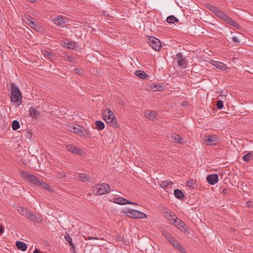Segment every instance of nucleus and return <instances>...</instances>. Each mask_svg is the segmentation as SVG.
Segmentation results:
<instances>
[{"instance_id":"864d4df0","label":"nucleus","mask_w":253,"mask_h":253,"mask_svg":"<svg viewBox=\"0 0 253 253\" xmlns=\"http://www.w3.org/2000/svg\"><path fill=\"white\" fill-rule=\"evenodd\" d=\"M67 59L69 60V61H70L71 62H75V59L72 57L69 56V57H67Z\"/></svg>"},{"instance_id":"ddd939ff","label":"nucleus","mask_w":253,"mask_h":253,"mask_svg":"<svg viewBox=\"0 0 253 253\" xmlns=\"http://www.w3.org/2000/svg\"><path fill=\"white\" fill-rule=\"evenodd\" d=\"M66 126L69 131L75 133L77 135H79L81 128V126L80 125L74 126L71 124H66Z\"/></svg>"},{"instance_id":"7ed1b4c3","label":"nucleus","mask_w":253,"mask_h":253,"mask_svg":"<svg viewBox=\"0 0 253 253\" xmlns=\"http://www.w3.org/2000/svg\"><path fill=\"white\" fill-rule=\"evenodd\" d=\"M110 191V186L107 184H101L96 185L93 189V193L97 195L105 194Z\"/></svg>"},{"instance_id":"58836bf2","label":"nucleus","mask_w":253,"mask_h":253,"mask_svg":"<svg viewBox=\"0 0 253 253\" xmlns=\"http://www.w3.org/2000/svg\"><path fill=\"white\" fill-rule=\"evenodd\" d=\"M178 64L179 66L182 68L186 67V62L184 58L181 59H178Z\"/></svg>"},{"instance_id":"412c9836","label":"nucleus","mask_w":253,"mask_h":253,"mask_svg":"<svg viewBox=\"0 0 253 253\" xmlns=\"http://www.w3.org/2000/svg\"><path fill=\"white\" fill-rule=\"evenodd\" d=\"M171 138L176 143L180 144H183L185 143L184 139L177 134H173L171 136Z\"/></svg>"},{"instance_id":"7c9ffc66","label":"nucleus","mask_w":253,"mask_h":253,"mask_svg":"<svg viewBox=\"0 0 253 253\" xmlns=\"http://www.w3.org/2000/svg\"><path fill=\"white\" fill-rule=\"evenodd\" d=\"M174 195L179 199H182L184 197L183 193L179 189H175L174 191Z\"/></svg>"},{"instance_id":"4d7b16f0","label":"nucleus","mask_w":253,"mask_h":253,"mask_svg":"<svg viewBox=\"0 0 253 253\" xmlns=\"http://www.w3.org/2000/svg\"><path fill=\"white\" fill-rule=\"evenodd\" d=\"M182 104L183 106H184L185 105V102H182Z\"/></svg>"},{"instance_id":"f03ea898","label":"nucleus","mask_w":253,"mask_h":253,"mask_svg":"<svg viewBox=\"0 0 253 253\" xmlns=\"http://www.w3.org/2000/svg\"><path fill=\"white\" fill-rule=\"evenodd\" d=\"M146 39L149 45L155 50L159 51L162 48L160 41L154 37L146 36Z\"/></svg>"},{"instance_id":"b1692460","label":"nucleus","mask_w":253,"mask_h":253,"mask_svg":"<svg viewBox=\"0 0 253 253\" xmlns=\"http://www.w3.org/2000/svg\"><path fill=\"white\" fill-rule=\"evenodd\" d=\"M53 22L57 25L63 27V18L62 16H58L53 19Z\"/></svg>"},{"instance_id":"13d9d810","label":"nucleus","mask_w":253,"mask_h":253,"mask_svg":"<svg viewBox=\"0 0 253 253\" xmlns=\"http://www.w3.org/2000/svg\"><path fill=\"white\" fill-rule=\"evenodd\" d=\"M225 191H226V190H225V189H223V193H225Z\"/></svg>"},{"instance_id":"bf43d9fd","label":"nucleus","mask_w":253,"mask_h":253,"mask_svg":"<svg viewBox=\"0 0 253 253\" xmlns=\"http://www.w3.org/2000/svg\"><path fill=\"white\" fill-rule=\"evenodd\" d=\"M33 0V1H36V0Z\"/></svg>"},{"instance_id":"cd10ccee","label":"nucleus","mask_w":253,"mask_h":253,"mask_svg":"<svg viewBox=\"0 0 253 253\" xmlns=\"http://www.w3.org/2000/svg\"><path fill=\"white\" fill-rule=\"evenodd\" d=\"M216 16L220 18L222 20H224L225 17H226V15L224 12L220 10L218 8H217L216 11L213 13Z\"/></svg>"},{"instance_id":"603ef678","label":"nucleus","mask_w":253,"mask_h":253,"mask_svg":"<svg viewBox=\"0 0 253 253\" xmlns=\"http://www.w3.org/2000/svg\"><path fill=\"white\" fill-rule=\"evenodd\" d=\"M176 56L178 59H183V55L181 53H178L177 54Z\"/></svg>"},{"instance_id":"f704fd0d","label":"nucleus","mask_w":253,"mask_h":253,"mask_svg":"<svg viewBox=\"0 0 253 253\" xmlns=\"http://www.w3.org/2000/svg\"><path fill=\"white\" fill-rule=\"evenodd\" d=\"M24 20L27 24L30 25L35 21V19L30 16H25Z\"/></svg>"},{"instance_id":"aec40b11","label":"nucleus","mask_w":253,"mask_h":253,"mask_svg":"<svg viewBox=\"0 0 253 253\" xmlns=\"http://www.w3.org/2000/svg\"><path fill=\"white\" fill-rule=\"evenodd\" d=\"M223 20L225 21L226 23H227L230 25L236 28L237 29H239L240 27V26L236 22H235L233 19H232L228 15H226V17H225Z\"/></svg>"},{"instance_id":"c85d7f7f","label":"nucleus","mask_w":253,"mask_h":253,"mask_svg":"<svg viewBox=\"0 0 253 253\" xmlns=\"http://www.w3.org/2000/svg\"><path fill=\"white\" fill-rule=\"evenodd\" d=\"M79 179L83 182L89 181L90 180L89 177L86 174L84 173H80L79 175Z\"/></svg>"},{"instance_id":"20e7f679","label":"nucleus","mask_w":253,"mask_h":253,"mask_svg":"<svg viewBox=\"0 0 253 253\" xmlns=\"http://www.w3.org/2000/svg\"><path fill=\"white\" fill-rule=\"evenodd\" d=\"M21 94L18 87L16 85L12 84L11 96V101L19 104V103H21Z\"/></svg>"},{"instance_id":"c756f323","label":"nucleus","mask_w":253,"mask_h":253,"mask_svg":"<svg viewBox=\"0 0 253 253\" xmlns=\"http://www.w3.org/2000/svg\"><path fill=\"white\" fill-rule=\"evenodd\" d=\"M64 44H67V48L70 49L75 50L78 48L76 43L73 42H69L67 43L64 42Z\"/></svg>"},{"instance_id":"5fc2aeb1","label":"nucleus","mask_w":253,"mask_h":253,"mask_svg":"<svg viewBox=\"0 0 253 253\" xmlns=\"http://www.w3.org/2000/svg\"><path fill=\"white\" fill-rule=\"evenodd\" d=\"M88 240H93V239H95V240H98V238H97V237H89L88 238Z\"/></svg>"},{"instance_id":"6ab92c4d","label":"nucleus","mask_w":253,"mask_h":253,"mask_svg":"<svg viewBox=\"0 0 253 253\" xmlns=\"http://www.w3.org/2000/svg\"><path fill=\"white\" fill-rule=\"evenodd\" d=\"M132 217L134 218L144 219L147 217V215L140 211L133 210Z\"/></svg>"},{"instance_id":"c9c22d12","label":"nucleus","mask_w":253,"mask_h":253,"mask_svg":"<svg viewBox=\"0 0 253 253\" xmlns=\"http://www.w3.org/2000/svg\"><path fill=\"white\" fill-rule=\"evenodd\" d=\"M122 212L127 216L132 217L133 210L125 209L122 211Z\"/></svg>"},{"instance_id":"49530a36","label":"nucleus","mask_w":253,"mask_h":253,"mask_svg":"<svg viewBox=\"0 0 253 253\" xmlns=\"http://www.w3.org/2000/svg\"><path fill=\"white\" fill-rule=\"evenodd\" d=\"M74 70L75 71V72H76V74H78L79 75H83L84 72L81 69L75 68L74 69Z\"/></svg>"},{"instance_id":"473e14b6","label":"nucleus","mask_w":253,"mask_h":253,"mask_svg":"<svg viewBox=\"0 0 253 253\" xmlns=\"http://www.w3.org/2000/svg\"><path fill=\"white\" fill-rule=\"evenodd\" d=\"M17 211L21 215L26 216L27 213V212H28L29 210H27V209L24 208L23 207H18L17 208Z\"/></svg>"},{"instance_id":"09e8293b","label":"nucleus","mask_w":253,"mask_h":253,"mask_svg":"<svg viewBox=\"0 0 253 253\" xmlns=\"http://www.w3.org/2000/svg\"><path fill=\"white\" fill-rule=\"evenodd\" d=\"M194 182L193 180H189L187 182V186L189 187H193L194 185Z\"/></svg>"},{"instance_id":"6e6552de","label":"nucleus","mask_w":253,"mask_h":253,"mask_svg":"<svg viewBox=\"0 0 253 253\" xmlns=\"http://www.w3.org/2000/svg\"><path fill=\"white\" fill-rule=\"evenodd\" d=\"M26 216L35 223H40L42 221V218L40 216L37 215L35 212L30 210L27 212Z\"/></svg>"},{"instance_id":"c03bdc74","label":"nucleus","mask_w":253,"mask_h":253,"mask_svg":"<svg viewBox=\"0 0 253 253\" xmlns=\"http://www.w3.org/2000/svg\"><path fill=\"white\" fill-rule=\"evenodd\" d=\"M251 153H248L243 156V159L246 162H249L251 159Z\"/></svg>"},{"instance_id":"6e6d98bb","label":"nucleus","mask_w":253,"mask_h":253,"mask_svg":"<svg viewBox=\"0 0 253 253\" xmlns=\"http://www.w3.org/2000/svg\"><path fill=\"white\" fill-rule=\"evenodd\" d=\"M33 253H40V251L37 249H36L34 250Z\"/></svg>"},{"instance_id":"2f4dec72","label":"nucleus","mask_w":253,"mask_h":253,"mask_svg":"<svg viewBox=\"0 0 253 253\" xmlns=\"http://www.w3.org/2000/svg\"><path fill=\"white\" fill-rule=\"evenodd\" d=\"M173 184V182L169 180L162 181L160 184V187L163 189H166L169 186H171Z\"/></svg>"},{"instance_id":"a18cd8bd","label":"nucleus","mask_w":253,"mask_h":253,"mask_svg":"<svg viewBox=\"0 0 253 253\" xmlns=\"http://www.w3.org/2000/svg\"><path fill=\"white\" fill-rule=\"evenodd\" d=\"M31 28L35 30L39 29V26L35 23V21L31 23L30 25Z\"/></svg>"},{"instance_id":"f3484780","label":"nucleus","mask_w":253,"mask_h":253,"mask_svg":"<svg viewBox=\"0 0 253 253\" xmlns=\"http://www.w3.org/2000/svg\"><path fill=\"white\" fill-rule=\"evenodd\" d=\"M207 180L209 184L214 185L218 182V177L216 174L209 175L207 177Z\"/></svg>"},{"instance_id":"3c124183","label":"nucleus","mask_w":253,"mask_h":253,"mask_svg":"<svg viewBox=\"0 0 253 253\" xmlns=\"http://www.w3.org/2000/svg\"><path fill=\"white\" fill-rule=\"evenodd\" d=\"M247 205L248 207L253 208V203L251 201H248L247 202Z\"/></svg>"},{"instance_id":"ea45409f","label":"nucleus","mask_w":253,"mask_h":253,"mask_svg":"<svg viewBox=\"0 0 253 253\" xmlns=\"http://www.w3.org/2000/svg\"><path fill=\"white\" fill-rule=\"evenodd\" d=\"M42 53L44 57H47L49 59H52L53 58V55L47 50L42 51Z\"/></svg>"},{"instance_id":"a211bd4d","label":"nucleus","mask_w":253,"mask_h":253,"mask_svg":"<svg viewBox=\"0 0 253 253\" xmlns=\"http://www.w3.org/2000/svg\"><path fill=\"white\" fill-rule=\"evenodd\" d=\"M163 214L164 216L168 220L170 221L173 220V221H174V218H175V215L170 210L168 209L165 210L163 211Z\"/></svg>"},{"instance_id":"0eeeda50","label":"nucleus","mask_w":253,"mask_h":253,"mask_svg":"<svg viewBox=\"0 0 253 253\" xmlns=\"http://www.w3.org/2000/svg\"><path fill=\"white\" fill-rule=\"evenodd\" d=\"M204 141L209 145H216L220 142L219 139L216 135L207 136Z\"/></svg>"},{"instance_id":"9d476101","label":"nucleus","mask_w":253,"mask_h":253,"mask_svg":"<svg viewBox=\"0 0 253 253\" xmlns=\"http://www.w3.org/2000/svg\"><path fill=\"white\" fill-rule=\"evenodd\" d=\"M165 238L168 240V241L170 243L171 246L173 248H175L178 244L180 243L178 241H177L173 236H172L169 233L165 232L163 233Z\"/></svg>"},{"instance_id":"de8ad7c7","label":"nucleus","mask_w":253,"mask_h":253,"mask_svg":"<svg viewBox=\"0 0 253 253\" xmlns=\"http://www.w3.org/2000/svg\"><path fill=\"white\" fill-rule=\"evenodd\" d=\"M216 106H217V107L218 109H221L223 108V104L222 101H221V100L218 101L217 102Z\"/></svg>"},{"instance_id":"423d86ee","label":"nucleus","mask_w":253,"mask_h":253,"mask_svg":"<svg viewBox=\"0 0 253 253\" xmlns=\"http://www.w3.org/2000/svg\"><path fill=\"white\" fill-rule=\"evenodd\" d=\"M64 239L66 242V244L69 246L70 252L72 253H77L75 250V245L73 243L72 238L69 234L65 233V234H64Z\"/></svg>"},{"instance_id":"bb28decb","label":"nucleus","mask_w":253,"mask_h":253,"mask_svg":"<svg viewBox=\"0 0 253 253\" xmlns=\"http://www.w3.org/2000/svg\"><path fill=\"white\" fill-rule=\"evenodd\" d=\"M216 16L220 18L222 20H224L225 17H226V15L224 12L220 10L218 8H217L216 11L213 13Z\"/></svg>"},{"instance_id":"a19ab883","label":"nucleus","mask_w":253,"mask_h":253,"mask_svg":"<svg viewBox=\"0 0 253 253\" xmlns=\"http://www.w3.org/2000/svg\"><path fill=\"white\" fill-rule=\"evenodd\" d=\"M152 89L154 91H160L163 89V86L160 84H154L153 86L152 87Z\"/></svg>"},{"instance_id":"9b49d317","label":"nucleus","mask_w":253,"mask_h":253,"mask_svg":"<svg viewBox=\"0 0 253 253\" xmlns=\"http://www.w3.org/2000/svg\"><path fill=\"white\" fill-rule=\"evenodd\" d=\"M173 222L175 226L181 231L185 232L186 231V225L181 219L176 217L174 218Z\"/></svg>"},{"instance_id":"f257e3e1","label":"nucleus","mask_w":253,"mask_h":253,"mask_svg":"<svg viewBox=\"0 0 253 253\" xmlns=\"http://www.w3.org/2000/svg\"><path fill=\"white\" fill-rule=\"evenodd\" d=\"M102 115L104 120L108 125L114 128L118 127L116 118L112 111L108 108H106L103 110Z\"/></svg>"},{"instance_id":"2eb2a0df","label":"nucleus","mask_w":253,"mask_h":253,"mask_svg":"<svg viewBox=\"0 0 253 253\" xmlns=\"http://www.w3.org/2000/svg\"><path fill=\"white\" fill-rule=\"evenodd\" d=\"M114 203L119 204V205H125V204H133V205H137V204L131 202L129 201L128 200L122 198V197H119L117 198H115L114 200Z\"/></svg>"},{"instance_id":"393cba45","label":"nucleus","mask_w":253,"mask_h":253,"mask_svg":"<svg viewBox=\"0 0 253 253\" xmlns=\"http://www.w3.org/2000/svg\"><path fill=\"white\" fill-rule=\"evenodd\" d=\"M29 114L30 116L33 118H37L40 115L39 112L33 107L30 108Z\"/></svg>"},{"instance_id":"1a4fd4ad","label":"nucleus","mask_w":253,"mask_h":253,"mask_svg":"<svg viewBox=\"0 0 253 253\" xmlns=\"http://www.w3.org/2000/svg\"><path fill=\"white\" fill-rule=\"evenodd\" d=\"M67 150L72 153L76 154L79 155H83L84 152L80 148L77 147L74 145H68L66 146Z\"/></svg>"},{"instance_id":"5701e85b","label":"nucleus","mask_w":253,"mask_h":253,"mask_svg":"<svg viewBox=\"0 0 253 253\" xmlns=\"http://www.w3.org/2000/svg\"><path fill=\"white\" fill-rule=\"evenodd\" d=\"M37 186H40L43 189H46V190H48L49 191H52V189L50 187V186L47 183H45V182L43 181L42 180H40Z\"/></svg>"},{"instance_id":"72a5a7b5","label":"nucleus","mask_w":253,"mask_h":253,"mask_svg":"<svg viewBox=\"0 0 253 253\" xmlns=\"http://www.w3.org/2000/svg\"><path fill=\"white\" fill-rule=\"evenodd\" d=\"M96 127L98 130H102L105 127L104 123L101 121H97L95 123Z\"/></svg>"},{"instance_id":"4c0bfd02","label":"nucleus","mask_w":253,"mask_h":253,"mask_svg":"<svg viewBox=\"0 0 253 253\" xmlns=\"http://www.w3.org/2000/svg\"><path fill=\"white\" fill-rule=\"evenodd\" d=\"M20 127L19 122L17 120H14L12 124V128L13 130H16Z\"/></svg>"},{"instance_id":"8fccbe9b","label":"nucleus","mask_w":253,"mask_h":253,"mask_svg":"<svg viewBox=\"0 0 253 253\" xmlns=\"http://www.w3.org/2000/svg\"><path fill=\"white\" fill-rule=\"evenodd\" d=\"M232 41H233L234 42H236V43H239V42H240V40H239V39L238 37H236V36H234V37H232Z\"/></svg>"},{"instance_id":"f8f14e48","label":"nucleus","mask_w":253,"mask_h":253,"mask_svg":"<svg viewBox=\"0 0 253 253\" xmlns=\"http://www.w3.org/2000/svg\"><path fill=\"white\" fill-rule=\"evenodd\" d=\"M212 65L216 67L217 69H218L221 70H225L227 69V67L226 64H224L222 62L214 61L213 60H211L210 62Z\"/></svg>"},{"instance_id":"39448f33","label":"nucleus","mask_w":253,"mask_h":253,"mask_svg":"<svg viewBox=\"0 0 253 253\" xmlns=\"http://www.w3.org/2000/svg\"><path fill=\"white\" fill-rule=\"evenodd\" d=\"M20 175L26 181H28L36 185H38L40 181L39 178L35 176L34 175L29 173L26 171H21Z\"/></svg>"},{"instance_id":"e433bc0d","label":"nucleus","mask_w":253,"mask_h":253,"mask_svg":"<svg viewBox=\"0 0 253 253\" xmlns=\"http://www.w3.org/2000/svg\"><path fill=\"white\" fill-rule=\"evenodd\" d=\"M167 21L169 23H174L175 22H177L178 20L174 16L171 15L167 17Z\"/></svg>"},{"instance_id":"4be33fe9","label":"nucleus","mask_w":253,"mask_h":253,"mask_svg":"<svg viewBox=\"0 0 253 253\" xmlns=\"http://www.w3.org/2000/svg\"><path fill=\"white\" fill-rule=\"evenodd\" d=\"M16 246L18 250L22 251H25L27 249V244L22 241H17L16 242Z\"/></svg>"},{"instance_id":"dca6fc26","label":"nucleus","mask_w":253,"mask_h":253,"mask_svg":"<svg viewBox=\"0 0 253 253\" xmlns=\"http://www.w3.org/2000/svg\"><path fill=\"white\" fill-rule=\"evenodd\" d=\"M144 116L145 118L151 121H155L157 118V115L154 111H147L145 112Z\"/></svg>"},{"instance_id":"79ce46f5","label":"nucleus","mask_w":253,"mask_h":253,"mask_svg":"<svg viewBox=\"0 0 253 253\" xmlns=\"http://www.w3.org/2000/svg\"><path fill=\"white\" fill-rule=\"evenodd\" d=\"M207 8H208L210 11L214 13L217 8L214 6H213L210 4L207 3L206 4Z\"/></svg>"},{"instance_id":"37998d69","label":"nucleus","mask_w":253,"mask_h":253,"mask_svg":"<svg viewBox=\"0 0 253 253\" xmlns=\"http://www.w3.org/2000/svg\"><path fill=\"white\" fill-rule=\"evenodd\" d=\"M175 248L177 249L181 253H186V251L184 249L183 246L181 245L180 244H178L177 246H176Z\"/></svg>"},{"instance_id":"a878e982","label":"nucleus","mask_w":253,"mask_h":253,"mask_svg":"<svg viewBox=\"0 0 253 253\" xmlns=\"http://www.w3.org/2000/svg\"><path fill=\"white\" fill-rule=\"evenodd\" d=\"M135 74L139 78L145 79L148 77V75L144 71L137 70L135 72Z\"/></svg>"},{"instance_id":"4468645a","label":"nucleus","mask_w":253,"mask_h":253,"mask_svg":"<svg viewBox=\"0 0 253 253\" xmlns=\"http://www.w3.org/2000/svg\"><path fill=\"white\" fill-rule=\"evenodd\" d=\"M81 137L89 138L92 135V132L88 128H85L81 126L79 134L78 135Z\"/></svg>"}]
</instances>
